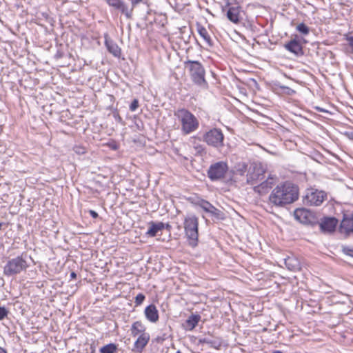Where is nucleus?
<instances>
[{
  "label": "nucleus",
  "mask_w": 353,
  "mask_h": 353,
  "mask_svg": "<svg viewBox=\"0 0 353 353\" xmlns=\"http://www.w3.org/2000/svg\"><path fill=\"white\" fill-rule=\"evenodd\" d=\"M265 168L261 163H253L250 165L247 173V183L254 187L265 178Z\"/></svg>",
  "instance_id": "6"
},
{
  "label": "nucleus",
  "mask_w": 353,
  "mask_h": 353,
  "mask_svg": "<svg viewBox=\"0 0 353 353\" xmlns=\"http://www.w3.org/2000/svg\"><path fill=\"white\" fill-rule=\"evenodd\" d=\"M149 224L150 227L146 232V235L150 237L155 236L159 231L163 230L165 228V225L162 222L154 223L151 221Z\"/></svg>",
  "instance_id": "21"
},
{
  "label": "nucleus",
  "mask_w": 353,
  "mask_h": 353,
  "mask_svg": "<svg viewBox=\"0 0 353 353\" xmlns=\"http://www.w3.org/2000/svg\"><path fill=\"white\" fill-rule=\"evenodd\" d=\"M196 30L199 35L203 39V40L205 41V43L211 46L212 45V41L211 39V37L207 30V29L201 26L200 23L196 24Z\"/></svg>",
  "instance_id": "24"
},
{
  "label": "nucleus",
  "mask_w": 353,
  "mask_h": 353,
  "mask_svg": "<svg viewBox=\"0 0 353 353\" xmlns=\"http://www.w3.org/2000/svg\"><path fill=\"white\" fill-rule=\"evenodd\" d=\"M310 216V212L305 208H297L294 212V218L302 223L309 222Z\"/></svg>",
  "instance_id": "18"
},
{
  "label": "nucleus",
  "mask_w": 353,
  "mask_h": 353,
  "mask_svg": "<svg viewBox=\"0 0 353 353\" xmlns=\"http://www.w3.org/2000/svg\"><path fill=\"white\" fill-rule=\"evenodd\" d=\"M197 204L206 212L210 210V208L212 205L210 202L203 199L199 201Z\"/></svg>",
  "instance_id": "27"
},
{
  "label": "nucleus",
  "mask_w": 353,
  "mask_h": 353,
  "mask_svg": "<svg viewBox=\"0 0 353 353\" xmlns=\"http://www.w3.org/2000/svg\"><path fill=\"white\" fill-rule=\"evenodd\" d=\"M239 168L237 169V172L239 174L243 175L247 170V165L244 163L241 164H239Z\"/></svg>",
  "instance_id": "31"
},
{
  "label": "nucleus",
  "mask_w": 353,
  "mask_h": 353,
  "mask_svg": "<svg viewBox=\"0 0 353 353\" xmlns=\"http://www.w3.org/2000/svg\"><path fill=\"white\" fill-rule=\"evenodd\" d=\"M90 214L91 215V216L92 218H97L98 217V214L97 212H96L94 210H90Z\"/></svg>",
  "instance_id": "37"
},
{
  "label": "nucleus",
  "mask_w": 353,
  "mask_h": 353,
  "mask_svg": "<svg viewBox=\"0 0 353 353\" xmlns=\"http://www.w3.org/2000/svg\"><path fill=\"white\" fill-rule=\"evenodd\" d=\"M130 2V6H129L130 9H132V14H133V10L134 8L140 3H142L143 0H128Z\"/></svg>",
  "instance_id": "30"
},
{
  "label": "nucleus",
  "mask_w": 353,
  "mask_h": 353,
  "mask_svg": "<svg viewBox=\"0 0 353 353\" xmlns=\"http://www.w3.org/2000/svg\"><path fill=\"white\" fill-rule=\"evenodd\" d=\"M185 236L189 245L195 248L199 242V219L194 214H188L184 218Z\"/></svg>",
  "instance_id": "3"
},
{
  "label": "nucleus",
  "mask_w": 353,
  "mask_h": 353,
  "mask_svg": "<svg viewBox=\"0 0 353 353\" xmlns=\"http://www.w3.org/2000/svg\"><path fill=\"white\" fill-rule=\"evenodd\" d=\"M228 170L227 163L219 161L210 166L208 170V176L212 181H216L223 178Z\"/></svg>",
  "instance_id": "9"
},
{
  "label": "nucleus",
  "mask_w": 353,
  "mask_h": 353,
  "mask_svg": "<svg viewBox=\"0 0 353 353\" xmlns=\"http://www.w3.org/2000/svg\"><path fill=\"white\" fill-rule=\"evenodd\" d=\"M130 330L131 334L133 336L143 334V333H146L145 325L141 321H135L132 323Z\"/></svg>",
  "instance_id": "23"
},
{
  "label": "nucleus",
  "mask_w": 353,
  "mask_h": 353,
  "mask_svg": "<svg viewBox=\"0 0 353 353\" xmlns=\"http://www.w3.org/2000/svg\"><path fill=\"white\" fill-rule=\"evenodd\" d=\"M284 263L286 268L290 271L296 272L301 268L299 260L294 256L285 258L284 259Z\"/></svg>",
  "instance_id": "19"
},
{
  "label": "nucleus",
  "mask_w": 353,
  "mask_h": 353,
  "mask_svg": "<svg viewBox=\"0 0 353 353\" xmlns=\"http://www.w3.org/2000/svg\"><path fill=\"white\" fill-rule=\"evenodd\" d=\"M174 114L180 123V130L183 135H188L199 129L198 119L188 110L180 108Z\"/></svg>",
  "instance_id": "2"
},
{
  "label": "nucleus",
  "mask_w": 353,
  "mask_h": 353,
  "mask_svg": "<svg viewBox=\"0 0 353 353\" xmlns=\"http://www.w3.org/2000/svg\"><path fill=\"white\" fill-rule=\"evenodd\" d=\"M2 225H3V223H0V230L1 229Z\"/></svg>",
  "instance_id": "43"
},
{
  "label": "nucleus",
  "mask_w": 353,
  "mask_h": 353,
  "mask_svg": "<svg viewBox=\"0 0 353 353\" xmlns=\"http://www.w3.org/2000/svg\"><path fill=\"white\" fill-rule=\"evenodd\" d=\"M343 252L346 255H348V256H350L353 257V248H350V247H348V246L343 247Z\"/></svg>",
  "instance_id": "34"
},
{
  "label": "nucleus",
  "mask_w": 353,
  "mask_h": 353,
  "mask_svg": "<svg viewBox=\"0 0 353 353\" xmlns=\"http://www.w3.org/2000/svg\"><path fill=\"white\" fill-rule=\"evenodd\" d=\"M106 3L113 8L114 10L119 11L127 19L132 18V9L129 8V6L124 0H104Z\"/></svg>",
  "instance_id": "10"
},
{
  "label": "nucleus",
  "mask_w": 353,
  "mask_h": 353,
  "mask_svg": "<svg viewBox=\"0 0 353 353\" xmlns=\"http://www.w3.org/2000/svg\"><path fill=\"white\" fill-rule=\"evenodd\" d=\"M296 30L304 35H307L310 32L309 28L304 23H299L296 26Z\"/></svg>",
  "instance_id": "28"
},
{
  "label": "nucleus",
  "mask_w": 353,
  "mask_h": 353,
  "mask_svg": "<svg viewBox=\"0 0 353 353\" xmlns=\"http://www.w3.org/2000/svg\"><path fill=\"white\" fill-rule=\"evenodd\" d=\"M105 45L110 53L115 57H119L121 55V48L112 40L108 35H105Z\"/></svg>",
  "instance_id": "17"
},
{
  "label": "nucleus",
  "mask_w": 353,
  "mask_h": 353,
  "mask_svg": "<svg viewBox=\"0 0 353 353\" xmlns=\"http://www.w3.org/2000/svg\"><path fill=\"white\" fill-rule=\"evenodd\" d=\"M272 353H283V352L279 350H276V351L273 352Z\"/></svg>",
  "instance_id": "42"
},
{
  "label": "nucleus",
  "mask_w": 353,
  "mask_h": 353,
  "mask_svg": "<svg viewBox=\"0 0 353 353\" xmlns=\"http://www.w3.org/2000/svg\"><path fill=\"white\" fill-rule=\"evenodd\" d=\"M220 210L216 208L213 205L210 208V210L208 211V213H210L216 217H218L220 214Z\"/></svg>",
  "instance_id": "32"
},
{
  "label": "nucleus",
  "mask_w": 353,
  "mask_h": 353,
  "mask_svg": "<svg viewBox=\"0 0 353 353\" xmlns=\"http://www.w3.org/2000/svg\"><path fill=\"white\" fill-rule=\"evenodd\" d=\"M199 344L207 345L209 347L219 350L222 345V340L215 336H205L199 339Z\"/></svg>",
  "instance_id": "15"
},
{
  "label": "nucleus",
  "mask_w": 353,
  "mask_h": 353,
  "mask_svg": "<svg viewBox=\"0 0 353 353\" xmlns=\"http://www.w3.org/2000/svg\"><path fill=\"white\" fill-rule=\"evenodd\" d=\"M338 221L335 218L326 217L321 220L320 228L324 232L330 233L335 230Z\"/></svg>",
  "instance_id": "13"
},
{
  "label": "nucleus",
  "mask_w": 353,
  "mask_h": 353,
  "mask_svg": "<svg viewBox=\"0 0 353 353\" xmlns=\"http://www.w3.org/2000/svg\"><path fill=\"white\" fill-rule=\"evenodd\" d=\"M226 6L228 7L226 16L228 20L233 23H239L242 19L241 16V7L238 5L232 6L230 3H228Z\"/></svg>",
  "instance_id": "11"
},
{
  "label": "nucleus",
  "mask_w": 353,
  "mask_h": 353,
  "mask_svg": "<svg viewBox=\"0 0 353 353\" xmlns=\"http://www.w3.org/2000/svg\"><path fill=\"white\" fill-rule=\"evenodd\" d=\"M345 39L348 42L349 46L351 48V52L353 53V37L346 35Z\"/></svg>",
  "instance_id": "36"
},
{
  "label": "nucleus",
  "mask_w": 353,
  "mask_h": 353,
  "mask_svg": "<svg viewBox=\"0 0 353 353\" xmlns=\"http://www.w3.org/2000/svg\"><path fill=\"white\" fill-rule=\"evenodd\" d=\"M188 68L192 81L201 88H207L208 83L205 79V71L202 64L197 61L188 60L185 62Z\"/></svg>",
  "instance_id": "4"
},
{
  "label": "nucleus",
  "mask_w": 353,
  "mask_h": 353,
  "mask_svg": "<svg viewBox=\"0 0 353 353\" xmlns=\"http://www.w3.org/2000/svg\"><path fill=\"white\" fill-rule=\"evenodd\" d=\"M275 183V179L269 176L267 179H264L254 187V192L263 194L266 193Z\"/></svg>",
  "instance_id": "12"
},
{
  "label": "nucleus",
  "mask_w": 353,
  "mask_h": 353,
  "mask_svg": "<svg viewBox=\"0 0 353 353\" xmlns=\"http://www.w3.org/2000/svg\"><path fill=\"white\" fill-rule=\"evenodd\" d=\"M145 299V296L143 294H142V293L138 294L135 297L134 303L136 304V306L141 305L143 303Z\"/></svg>",
  "instance_id": "29"
},
{
  "label": "nucleus",
  "mask_w": 353,
  "mask_h": 353,
  "mask_svg": "<svg viewBox=\"0 0 353 353\" xmlns=\"http://www.w3.org/2000/svg\"><path fill=\"white\" fill-rule=\"evenodd\" d=\"M117 345L114 343H109L100 349L101 353H114L117 350Z\"/></svg>",
  "instance_id": "26"
},
{
  "label": "nucleus",
  "mask_w": 353,
  "mask_h": 353,
  "mask_svg": "<svg viewBox=\"0 0 353 353\" xmlns=\"http://www.w3.org/2000/svg\"><path fill=\"white\" fill-rule=\"evenodd\" d=\"M139 107V101L137 99H134L130 105V110L134 112Z\"/></svg>",
  "instance_id": "35"
},
{
  "label": "nucleus",
  "mask_w": 353,
  "mask_h": 353,
  "mask_svg": "<svg viewBox=\"0 0 353 353\" xmlns=\"http://www.w3.org/2000/svg\"><path fill=\"white\" fill-rule=\"evenodd\" d=\"M28 267L27 254H22L7 262L3 268V274L8 276L17 275L23 271H26Z\"/></svg>",
  "instance_id": "5"
},
{
  "label": "nucleus",
  "mask_w": 353,
  "mask_h": 353,
  "mask_svg": "<svg viewBox=\"0 0 353 353\" xmlns=\"http://www.w3.org/2000/svg\"><path fill=\"white\" fill-rule=\"evenodd\" d=\"M299 187L289 181L276 185L269 196L270 203L276 207H283L296 201Z\"/></svg>",
  "instance_id": "1"
},
{
  "label": "nucleus",
  "mask_w": 353,
  "mask_h": 353,
  "mask_svg": "<svg viewBox=\"0 0 353 353\" xmlns=\"http://www.w3.org/2000/svg\"><path fill=\"white\" fill-rule=\"evenodd\" d=\"M285 48L296 55L303 54L301 45L296 39H292L285 45Z\"/></svg>",
  "instance_id": "20"
},
{
  "label": "nucleus",
  "mask_w": 353,
  "mask_h": 353,
  "mask_svg": "<svg viewBox=\"0 0 353 353\" xmlns=\"http://www.w3.org/2000/svg\"><path fill=\"white\" fill-rule=\"evenodd\" d=\"M78 153H84V149L83 148H79L78 150H76Z\"/></svg>",
  "instance_id": "39"
},
{
  "label": "nucleus",
  "mask_w": 353,
  "mask_h": 353,
  "mask_svg": "<svg viewBox=\"0 0 353 353\" xmlns=\"http://www.w3.org/2000/svg\"><path fill=\"white\" fill-rule=\"evenodd\" d=\"M341 229L346 234H353V219L351 218H345L341 223Z\"/></svg>",
  "instance_id": "25"
},
{
  "label": "nucleus",
  "mask_w": 353,
  "mask_h": 353,
  "mask_svg": "<svg viewBox=\"0 0 353 353\" xmlns=\"http://www.w3.org/2000/svg\"><path fill=\"white\" fill-rule=\"evenodd\" d=\"M327 199V193L314 188H309L305 191L303 203L310 206H319Z\"/></svg>",
  "instance_id": "7"
},
{
  "label": "nucleus",
  "mask_w": 353,
  "mask_h": 353,
  "mask_svg": "<svg viewBox=\"0 0 353 353\" xmlns=\"http://www.w3.org/2000/svg\"><path fill=\"white\" fill-rule=\"evenodd\" d=\"M8 314V311L5 307H0V320L5 319Z\"/></svg>",
  "instance_id": "33"
},
{
  "label": "nucleus",
  "mask_w": 353,
  "mask_h": 353,
  "mask_svg": "<svg viewBox=\"0 0 353 353\" xmlns=\"http://www.w3.org/2000/svg\"><path fill=\"white\" fill-rule=\"evenodd\" d=\"M144 314L146 319L151 323H156L159 321V311L154 304H150L145 308Z\"/></svg>",
  "instance_id": "16"
},
{
  "label": "nucleus",
  "mask_w": 353,
  "mask_h": 353,
  "mask_svg": "<svg viewBox=\"0 0 353 353\" xmlns=\"http://www.w3.org/2000/svg\"><path fill=\"white\" fill-rule=\"evenodd\" d=\"M201 319L199 314H192L185 321V327L188 330H192L198 324Z\"/></svg>",
  "instance_id": "22"
},
{
  "label": "nucleus",
  "mask_w": 353,
  "mask_h": 353,
  "mask_svg": "<svg viewBox=\"0 0 353 353\" xmlns=\"http://www.w3.org/2000/svg\"><path fill=\"white\" fill-rule=\"evenodd\" d=\"M224 135L218 128H213L206 132L203 137V141L208 145L215 148L223 146Z\"/></svg>",
  "instance_id": "8"
},
{
  "label": "nucleus",
  "mask_w": 353,
  "mask_h": 353,
  "mask_svg": "<svg viewBox=\"0 0 353 353\" xmlns=\"http://www.w3.org/2000/svg\"><path fill=\"white\" fill-rule=\"evenodd\" d=\"M0 353H6V352L3 349L0 347Z\"/></svg>",
  "instance_id": "41"
},
{
  "label": "nucleus",
  "mask_w": 353,
  "mask_h": 353,
  "mask_svg": "<svg viewBox=\"0 0 353 353\" xmlns=\"http://www.w3.org/2000/svg\"><path fill=\"white\" fill-rule=\"evenodd\" d=\"M150 338L148 333H143V334L139 335L134 342L132 351L141 353L144 347L148 343Z\"/></svg>",
  "instance_id": "14"
},
{
  "label": "nucleus",
  "mask_w": 353,
  "mask_h": 353,
  "mask_svg": "<svg viewBox=\"0 0 353 353\" xmlns=\"http://www.w3.org/2000/svg\"><path fill=\"white\" fill-rule=\"evenodd\" d=\"M114 117L118 121L121 122L122 121V119L119 114H114Z\"/></svg>",
  "instance_id": "38"
},
{
  "label": "nucleus",
  "mask_w": 353,
  "mask_h": 353,
  "mask_svg": "<svg viewBox=\"0 0 353 353\" xmlns=\"http://www.w3.org/2000/svg\"><path fill=\"white\" fill-rule=\"evenodd\" d=\"M76 276H77V275H76V273H75V272H71V274H70V277H71V278H75V277H76Z\"/></svg>",
  "instance_id": "40"
}]
</instances>
